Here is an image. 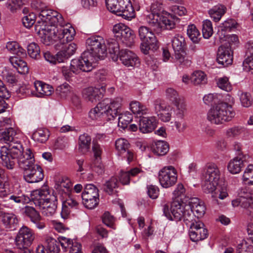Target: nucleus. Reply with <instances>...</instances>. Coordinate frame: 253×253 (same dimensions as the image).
Listing matches in <instances>:
<instances>
[{"instance_id":"obj_1","label":"nucleus","mask_w":253,"mask_h":253,"mask_svg":"<svg viewBox=\"0 0 253 253\" xmlns=\"http://www.w3.org/2000/svg\"><path fill=\"white\" fill-rule=\"evenodd\" d=\"M42 17H46L50 25L39 30L42 42L45 45L57 42L64 44L72 41L75 35V30L69 24H65L62 16L56 11L42 10Z\"/></svg>"},{"instance_id":"obj_2","label":"nucleus","mask_w":253,"mask_h":253,"mask_svg":"<svg viewBox=\"0 0 253 253\" xmlns=\"http://www.w3.org/2000/svg\"><path fill=\"white\" fill-rule=\"evenodd\" d=\"M87 50L84 51L81 58L91 66V69L95 66L96 63L100 60H103L107 55L106 40L101 36H93L86 41Z\"/></svg>"},{"instance_id":"obj_3","label":"nucleus","mask_w":253,"mask_h":253,"mask_svg":"<svg viewBox=\"0 0 253 253\" xmlns=\"http://www.w3.org/2000/svg\"><path fill=\"white\" fill-rule=\"evenodd\" d=\"M122 103L123 98L120 97L104 99L89 111L88 117L94 121L112 120L120 111Z\"/></svg>"},{"instance_id":"obj_4","label":"nucleus","mask_w":253,"mask_h":253,"mask_svg":"<svg viewBox=\"0 0 253 253\" xmlns=\"http://www.w3.org/2000/svg\"><path fill=\"white\" fill-rule=\"evenodd\" d=\"M49 192L48 190L38 189L31 192V198L22 193H17L13 194H7L5 190L0 191V196L7 198L5 201L9 204H25L29 203L32 200L36 206L41 207L46 202L49 201L48 198Z\"/></svg>"},{"instance_id":"obj_5","label":"nucleus","mask_w":253,"mask_h":253,"mask_svg":"<svg viewBox=\"0 0 253 253\" xmlns=\"http://www.w3.org/2000/svg\"><path fill=\"white\" fill-rule=\"evenodd\" d=\"M26 158H20L19 166L24 170V178L28 183H37L43 178L44 175L41 167L35 164L33 154L30 149H27Z\"/></svg>"},{"instance_id":"obj_6","label":"nucleus","mask_w":253,"mask_h":253,"mask_svg":"<svg viewBox=\"0 0 253 253\" xmlns=\"http://www.w3.org/2000/svg\"><path fill=\"white\" fill-rule=\"evenodd\" d=\"M235 112L231 105L220 102L211 106L207 113V120L211 124L221 125L229 122L235 117Z\"/></svg>"},{"instance_id":"obj_7","label":"nucleus","mask_w":253,"mask_h":253,"mask_svg":"<svg viewBox=\"0 0 253 253\" xmlns=\"http://www.w3.org/2000/svg\"><path fill=\"white\" fill-rule=\"evenodd\" d=\"M27 149L24 151L22 145H11V147L2 146L0 149V158L2 165L8 169H14L16 163L19 164L20 158H26Z\"/></svg>"},{"instance_id":"obj_8","label":"nucleus","mask_w":253,"mask_h":253,"mask_svg":"<svg viewBox=\"0 0 253 253\" xmlns=\"http://www.w3.org/2000/svg\"><path fill=\"white\" fill-rule=\"evenodd\" d=\"M144 15L146 22L157 33L164 30H171L175 27L174 18L170 14H158L147 10Z\"/></svg>"},{"instance_id":"obj_9","label":"nucleus","mask_w":253,"mask_h":253,"mask_svg":"<svg viewBox=\"0 0 253 253\" xmlns=\"http://www.w3.org/2000/svg\"><path fill=\"white\" fill-rule=\"evenodd\" d=\"M107 9L112 13L131 20L135 16V11L130 0H105Z\"/></svg>"},{"instance_id":"obj_10","label":"nucleus","mask_w":253,"mask_h":253,"mask_svg":"<svg viewBox=\"0 0 253 253\" xmlns=\"http://www.w3.org/2000/svg\"><path fill=\"white\" fill-rule=\"evenodd\" d=\"M171 44L174 51L173 57L175 62L183 67H189L191 60L186 56V43L185 38L179 34L176 35L171 40Z\"/></svg>"},{"instance_id":"obj_11","label":"nucleus","mask_w":253,"mask_h":253,"mask_svg":"<svg viewBox=\"0 0 253 253\" xmlns=\"http://www.w3.org/2000/svg\"><path fill=\"white\" fill-rule=\"evenodd\" d=\"M191 207L188 201L173 200L171 204L170 211L176 220L183 219L186 224L194 220V215L190 211Z\"/></svg>"},{"instance_id":"obj_12","label":"nucleus","mask_w":253,"mask_h":253,"mask_svg":"<svg viewBox=\"0 0 253 253\" xmlns=\"http://www.w3.org/2000/svg\"><path fill=\"white\" fill-rule=\"evenodd\" d=\"M138 34L141 41L140 49L145 54H147L151 48L157 49L159 47V42L152 29L145 26L138 28Z\"/></svg>"},{"instance_id":"obj_13","label":"nucleus","mask_w":253,"mask_h":253,"mask_svg":"<svg viewBox=\"0 0 253 253\" xmlns=\"http://www.w3.org/2000/svg\"><path fill=\"white\" fill-rule=\"evenodd\" d=\"M92 70L91 66L87 64L81 57L79 59L72 60L69 67L63 66L61 72L64 79L67 81H71L74 74H78L81 71L90 72Z\"/></svg>"},{"instance_id":"obj_14","label":"nucleus","mask_w":253,"mask_h":253,"mask_svg":"<svg viewBox=\"0 0 253 253\" xmlns=\"http://www.w3.org/2000/svg\"><path fill=\"white\" fill-rule=\"evenodd\" d=\"M239 194V197L232 201V206L243 209L245 212L253 219V192H248L246 189H243Z\"/></svg>"},{"instance_id":"obj_15","label":"nucleus","mask_w":253,"mask_h":253,"mask_svg":"<svg viewBox=\"0 0 253 253\" xmlns=\"http://www.w3.org/2000/svg\"><path fill=\"white\" fill-rule=\"evenodd\" d=\"M35 238L34 231L28 227L23 226L15 238V245L19 249L27 250L32 244Z\"/></svg>"},{"instance_id":"obj_16","label":"nucleus","mask_w":253,"mask_h":253,"mask_svg":"<svg viewBox=\"0 0 253 253\" xmlns=\"http://www.w3.org/2000/svg\"><path fill=\"white\" fill-rule=\"evenodd\" d=\"M83 204L88 209L95 208L99 203V193L97 188L93 184H87L82 195Z\"/></svg>"},{"instance_id":"obj_17","label":"nucleus","mask_w":253,"mask_h":253,"mask_svg":"<svg viewBox=\"0 0 253 253\" xmlns=\"http://www.w3.org/2000/svg\"><path fill=\"white\" fill-rule=\"evenodd\" d=\"M158 177L161 185L168 188L176 183L177 180V172L172 166L165 167L159 171Z\"/></svg>"},{"instance_id":"obj_18","label":"nucleus","mask_w":253,"mask_h":253,"mask_svg":"<svg viewBox=\"0 0 253 253\" xmlns=\"http://www.w3.org/2000/svg\"><path fill=\"white\" fill-rule=\"evenodd\" d=\"M72 186V184L67 177L56 176L54 178V188L55 191L52 194H56L57 197H66L70 193Z\"/></svg>"},{"instance_id":"obj_19","label":"nucleus","mask_w":253,"mask_h":253,"mask_svg":"<svg viewBox=\"0 0 253 253\" xmlns=\"http://www.w3.org/2000/svg\"><path fill=\"white\" fill-rule=\"evenodd\" d=\"M189 235L193 242H198L207 238L208 235V230L204 227V224L200 221L189 222Z\"/></svg>"},{"instance_id":"obj_20","label":"nucleus","mask_w":253,"mask_h":253,"mask_svg":"<svg viewBox=\"0 0 253 253\" xmlns=\"http://www.w3.org/2000/svg\"><path fill=\"white\" fill-rule=\"evenodd\" d=\"M19 135L14 128L8 127L0 131V140L8 144V147H11L13 145L16 146L17 144L22 145Z\"/></svg>"},{"instance_id":"obj_21","label":"nucleus","mask_w":253,"mask_h":253,"mask_svg":"<svg viewBox=\"0 0 253 253\" xmlns=\"http://www.w3.org/2000/svg\"><path fill=\"white\" fill-rule=\"evenodd\" d=\"M154 108L159 118L164 122H169L171 118L172 108L163 101L157 99L155 101Z\"/></svg>"},{"instance_id":"obj_22","label":"nucleus","mask_w":253,"mask_h":253,"mask_svg":"<svg viewBox=\"0 0 253 253\" xmlns=\"http://www.w3.org/2000/svg\"><path fill=\"white\" fill-rule=\"evenodd\" d=\"M232 47L227 45H222L218 48L216 60L217 62L227 66L232 64L233 61V51Z\"/></svg>"},{"instance_id":"obj_23","label":"nucleus","mask_w":253,"mask_h":253,"mask_svg":"<svg viewBox=\"0 0 253 253\" xmlns=\"http://www.w3.org/2000/svg\"><path fill=\"white\" fill-rule=\"evenodd\" d=\"M119 57L122 63L127 67L137 66L140 64L136 54L128 49L121 50Z\"/></svg>"},{"instance_id":"obj_24","label":"nucleus","mask_w":253,"mask_h":253,"mask_svg":"<svg viewBox=\"0 0 253 253\" xmlns=\"http://www.w3.org/2000/svg\"><path fill=\"white\" fill-rule=\"evenodd\" d=\"M46 202L41 207H40L42 214L46 217H52L56 212L57 206V196L56 194H51L48 198Z\"/></svg>"},{"instance_id":"obj_25","label":"nucleus","mask_w":253,"mask_h":253,"mask_svg":"<svg viewBox=\"0 0 253 253\" xmlns=\"http://www.w3.org/2000/svg\"><path fill=\"white\" fill-rule=\"evenodd\" d=\"M188 203L191 207L190 211H192V214L194 215V221H196L195 217L199 218L203 216L205 213V204L202 201L196 198H190Z\"/></svg>"},{"instance_id":"obj_26","label":"nucleus","mask_w":253,"mask_h":253,"mask_svg":"<svg viewBox=\"0 0 253 253\" xmlns=\"http://www.w3.org/2000/svg\"><path fill=\"white\" fill-rule=\"evenodd\" d=\"M33 88L34 96L39 97L50 95L53 90L51 86L39 81L35 82Z\"/></svg>"},{"instance_id":"obj_27","label":"nucleus","mask_w":253,"mask_h":253,"mask_svg":"<svg viewBox=\"0 0 253 253\" xmlns=\"http://www.w3.org/2000/svg\"><path fill=\"white\" fill-rule=\"evenodd\" d=\"M157 119L155 117H142L139 121V129L143 133L152 132L156 127Z\"/></svg>"},{"instance_id":"obj_28","label":"nucleus","mask_w":253,"mask_h":253,"mask_svg":"<svg viewBox=\"0 0 253 253\" xmlns=\"http://www.w3.org/2000/svg\"><path fill=\"white\" fill-rule=\"evenodd\" d=\"M83 96L87 101L96 102L103 97V92L96 87H89L83 90Z\"/></svg>"},{"instance_id":"obj_29","label":"nucleus","mask_w":253,"mask_h":253,"mask_svg":"<svg viewBox=\"0 0 253 253\" xmlns=\"http://www.w3.org/2000/svg\"><path fill=\"white\" fill-rule=\"evenodd\" d=\"M220 171L217 165L212 162L207 163L205 166L204 178L219 180L220 178Z\"/></svg>"},{"instance_id":"obj_30","label":"nucleus","mask_w":253,"mask_h":253,"mask_svg":"<svg viewBox=\"0 0 253 253\" xmlns=\"http://www.w3.org/2000/svg\"><path fill=\"white\" fill-rule=\"evenodd\" d=\"M172 111L173 112L174 118L178 120H181L184 118L187 111V105L184 99L172 104Z\"/></svg>"},{"instance_id":"obj_31","label":"nucleus","mask_w":253,"mask_h":253,"mask_svg":"<svg viewBox=\"0 0 253 253\" xmlns=\"http://www.w3.org/2000/svg\"><path fill=\"white\" fill-rule=\"evenodd\" d=\"M22 57L18 56L10 57L9 61L17 72L21 74H25L28 72V67L26 62L21 59Z\"/></svg>"},{"instance_id":"obj_32","label":"nucleus","mask_w":253,"mask_h":253,"mask_svg":"<svg viewBox=\"0 0 253 253\" xmlns=\"http://www.w3.org/2000/svg\"><path fill=\"white\" fill-rule=\"evenodd\" d=\"M43 55L44 59L47 62L53 65L64 62L65 60L69 59L61 49L55 55H53L50 52L46 51L44 53Z\"/></svg>"},{"instance_id":"obj_33","label":"nucleus","mask_w":253,"mask_h":253,"mask_svg":"<svg viewBox=\"0 0 253 253\" xmlns=\"http://www.w3.org/2000/svg\"><path fill=\"white\" fill-rule=\"evenodd\" d=\"M219 180L204 178L202 185L203 191L206 193L211 194L212 198H217L218 193H216V187Z\"/></svg>"},{"instance_id":"obj_34","label":"nucleus","mask_w":253,"mask_h":253,"mask_svg":"<svg viewBox=\"0 0 253 253\" xmlns=\"http://www.w3.org/2000/svg\"><path fill=\"white\" fill-rule=\"evenodd\" d=\"M244 161L241 156L231 160L227 166V169L229 172L233 174L239 173L244 166Z\"/></svg>"},{"instance_id":"obj_35","label":"nucleus","mask_w":253,"mask_h":253,"mask_svg":"<svg viewBox=\"0 0 253 253\" xmlns=\"http://www.w3.org/2000/svg\"><path fill=\"white\" fill-rule=\"evenodd\" d=\"M59 242L62 247L65 248H68L72 243L70 253H82V245L80 243L76 241L73 242L70 239L63 236L59 238Z\"/></svg>"},{"instance_id":"obj_36","label":"nucleus","mask_w":253,"mask_h":253,"mask_svg":"<svg viewBox=\"0 0 253 253\" xmlns=\"http://www.w3.org/2000/svg\"><path fill=\"white\" fill-rule=\"evenodd\" d=\"M226 7L222 4H218L209 10V14L215 22H218L225 13Z\"/></svg>"},{"instance_id":"obj_37","label":"nucleus","mask_w":253,"mask_h":253,"mask_svg":"<svg viewBox=\"0 0 253 253\" xmlns=\"http://www.w3.org/2000/svg\"><path fill=\"white\" fill-rule=\"evenodd\" d=\"M247 128L242 126H234L227 128L225 131V135L228 138H235L245 133Z\"/></svg>"},{"instance_id":"obj_38","label":"nucleus","mask_w":253,"mask_h":253,"mask_svg":"<svg viewBox=\"0 0 253 253\" xmlns=\"http://www.w3.org/2000/svg\"><path fill=\"white\" fill-rule=\"evenodd\" d=\"M2 222L6 228L14 230L16 228L18 219L14 214L6 213L3 216Z\"/></svg>"},{"instance_id":"obj_39","label":"nucleus","mask_w":253,"mask_h":253,"mask_svg":"<svg viewBox=\"0 0 253 253\" xmlns=\"http://www.w3.org/2000/svg\"><path fill=\"white\" fill-rule=\"evenodd\" d=\"M91 137L86 133L81 135L79 138V150L82 153L87 152L90 149Z\"/></svg>"},{"instance_id":"obj_40","label":"nucleus","mask_w":253,"mask_h":253,"mask_svg":"<svg viewBox=\"0 0 253 253\" xmlns=\"http://www.w3.org/2000/svg\"><path fill=\"white\" fill-rule=\"evenodd\" d=\"M6 48L10 53L20 57H24L26 55L25 49L20 46L16 42L12 41L7 42Z\"/></svg>"},{"instance_id":"obj_41","label":"nucleus","mask_w":253,"mask_h":253,"mask_svg":"<svg viewBox=\"0 0 253 253\" xmlns=\"http://www.w3.org/2000/svg\"><path fill=\"white\" fill-rule=\"evenodd\" d=\"M129 107L132 112L140 117L148 113V109L137 101H131L129 104Z\"/></svg>"},{"instance_id":"obj_42","label":"nucleus","mask_w":253,"mask_h":253,"mask_svg":"<svg viewBox=\"0 0 253 253\" xmlns=\"http://www.w3.org/2000/svg\"><path fill=\"white\" fill-rule=\"evenodd\" d=\"M108 49L114 61L118 60L120 55V47L119 43L114 39H111L107 42Z\"/></svg>"},{"instance_id":"obj_43","label":"nucleus","mask_w":253,"mask_h":253,"mask_svg":"<svg viewBox=\"0 0 253 253\" xmlns=\"http://www.w3.org/2000/svg\"><path fill=\"white\" fill-rule=\"evenodd\" d=\"M152 152L158 156H163L167 153L169 150L168 143L164 141H158L152 146Z\"/></svg>"},{"instance_id":"obj_44","label":"nucleus","mask_w":253,"mask_h":253,"mask_svg":"<svg viewBox=\"0 0 253 253\" xmlns=\"http://www.w3.org/2000/svg\"><path fill=\"white\" fill-rule=\"evenodd\" d=\"M207 81L206 75L202 71H195L191 75V83L195 85L205 84Z\"/></svg>"},{"instance_id":"obj_45","label":"nucleus","mask_w":253,"mask_h":253,"mask_svg":"<svg viewBox=\"0 0 253 253\" xmlns=\"http://www.w3.org/2000/svg\"><path fill=\"white\" fill-rule=\"evenodd\" d=\"M45 242L46 244V250L48 253H58L60 251L59 243L53 238L45 235Z\"/></svg>"},{"instance_id":"obj_46","label":"nucleus","mask_w":253,"mask_h":253,"mask_svg":"<svg viewBox=\"0 0 253 253\" xmlns=\"http://www.w3.org/2000/svg\"><path fill=\"white\" fill-rule=\"evenodd\" d=\"M185 192L186 190L183 185L181 183H178L172 193L173 200L189 201L190 199L186 196Z\"/></svg>"},{"instance_id":"obj_47","label":"nucleus","mask_w":253,"mask_h":253,"mask_svg":"<svg viewBox=\"0 0 253 253\" xmlns=\"http://www.w3.org/2000/svg\"><path fill=\"white\" fill-rule=\"evenodd\" d=\"M49 136V131L45 128H39L36 130L33 134V138L37 141L40 143L46 142Z\"/></svg>"},{"instance_id":"obj_48","label":"nucleus","mask_w":253,"mask_h":253,"mask_svg":"<svg viewBox=\"0 0 253 253\" xmlns=\"http://www.w3.org/2000/svg\"><path fill=\"white\" fill-rule=\"evenodd\" d=\"M3 80H5L9 84L14 85L18 83V79L15 75L10 70L5 68L1 73Z\"/></svg>"},{"instance_id":"obj_49","label":"nucleus","mask_w":253,"mask_h":253,"mask_svg":"<svg viewBox=\"0 0 253 253\" xmlns=\"http://www.w3.org/2000/svg\"><path fill=\"white\" fill-rule=\"evenodd\" d=\"M118 186V182L115 177H111L104 185V190L109 195H113L116 192V188Z\"/></svg>"},{"instance_id":"obj_50","label":"nucleus","mask_w":253,"mask_h":253,"mask_svg":"<svg viewBox=\"0 0 253 253\" xmlns=\"http://www.w3.org/2000/svg\"><path fill=\"white\" fill-rule=\"evenodd\" d=\"M187 34L190 40L194 43H198L201 39V35L195 26L192 24L188 26Z\"/></svg>"},{"instance_id":"obj_51","label":"nucleus","mask_w":253,"mask_h":253,"mask_svg":"<svg viewBox=\"0 0 253 253\" xmlns=\"http://www.w3.org/2000/svg\"><path fill=\"white\" fill-rule=\"evenodd\" d=\"M73 91V88L67 83L58 86L56 89V93L62 98H66L71 95Z\"/></svg>"},{"instance_id":"obj_52","label":"nucleus","mask_w":253,"mask_h":253,"mask_svg":"<svg viewBox=\"0 0 253 253\" xmlns=\"http://www.w3.org/2000/svg\"><path fill=\"white\" fill-rule=\"evenodd\" d=\"M132 120V115L130 113L126 112L124 114H121L118 118V126L123 129H125L127 127L128 125Z\"/></svg>"},{"instance_id":"obj_53","label":"nucleus","mask_w":253,"mask_h":253,"mask_svg":"<svg viewBox=\"0 0 253 253\" xmlns=\"http://www.w3.org/2000/svg\"><path fill=\"white\" fill-rule=\"evenodd\" d=\"M115 146L119 154H121L130 149V145L126 139L120 138L116 141Z\"/></svg>"},{"instance_id":"obj_54","label":"nucleus","mask_w":253,"mask_h":253,"mask_svg":"<svg viewBox=\"0 0 253 253\" xmlns=\"http://www.w3.org/2000/svg\"><path fill=\"white\" fill-rule=\"evenodd\" d=\"M238 95L242 106L248 108L252 105L253 99L250 93L239 91Z\"/></svg>"},{"instance_id":"obj_55","label":"nucleus","mask_w":253,"mask_h":253,"mask_svg":"<svg viewBox=\"0 0 253 253\" xmlns=\"http://www.w3.org/2000/svg\"><path fill=\"white\" fill-rule=\"evenodd\" d=\"M216 84L219 88L226 91L229 92L232 89V84L226 77L219 78L217 80Z\"/></svg>"},{"instance_id":"obj_56","label":"nucleus","mask_w":253,"mask_h":253,"mask_svg":"<svg viewBox=\"0 0 253 253\" xmlns=\"http://www.w3.org/2000/svg\"><path fill=\"white\" fill-rule=\"evenodd\" d=\"M237 253H253V246L248 241L243 240L237 247Z\"/></svg>"},{"instance_id":"obj_57","label":"nucleus","mask_w":253,"mask_h":253,"mask_svg":"<svg viewBox=\"0 0 253 253\" xmlns=\"http://www.w3.org/2000/svg\"><path fill=\"white\" fill-rule=\"evenodd\" d=\"M125 29L126 30L120 39L126 44L130 45L133 42L134 35L133 31L127 26Z\"/></svg>"},{"instance_id":"obj_58","label":"nucleus","mask_w":253,"mask_h":253,"mask_svg":"<svg viewBox=\"0 0 253 253\" xmlns=\"http://www.w3.org/2000/svg\"><path fill=\"white\" fill-rule=\"evenodd\" d=\"M243 180L246 184L253 185V165H249L246 169Z\"/></svg>"},{"instance_id":"obj_59","label":"nucleus","mask_w":253,"mask_h":253,"mask_svg":"<svg viewBox=\"0 0 253 253\" xmlns=\"http://www.w3.org/2000/svg\"><path fill=\"white\" fill-rule=\"evenodd\" d=\"M202 32L205 39H209L212 36L213 29L212 23L210 20H206L203 21Z\"/></svg>"},{"instance_id":"obj_60","label":"nucleus","mask_w":253,"mask_h":253,"mask_svg":"<svg viewBox=\"0 0 253 253\" xmlns=\"http://www.w3.org/2000/svg\"><path fill=\"white\" fill-rule=\"evenodd\" d=\"M27 52L31 58L37 59L40 56V49L37 43L32 42L27 46Z\"/></svg>"},{"instance_id":"obj_61","label":"nucleus","mask_w":253,"mask_h":253,"mask_svg":"<svg viewBox=\"0 0 253 253\" xmlns=\"http://www.w3.org/2000/svg\"><path fill=\"white\" fill-rule=\"evenodd\" d=\"M237 25V22L232 19H227L221 23L219 26V30L222 32L230 31L233 28H236Z\"/></svg>"},{"instance_id":"obj_62","label":"nucleus","mask_w":253,"mask_h":253,"mask_svg":"<svg viewBox=\"0 0 253 253\" xmlns=\"http://www.w3.org/2000/svg\"><path fill=\"white\" fill-rule=\"evenodd\" d=\"M61 199L63 204H65L66 206L70 209L74 208L77 209L78 207L79 203L78 202L73 198L70 194L66 197H59Z\"/></svg>"},{"instance_id":"obj_63","label":"nucleus","mask_w":253,"mask_h":253,"mask_svg":"<svg viewBox=\"0 0 253 253\" xmlns=\"http://www.w3.org/2000/svg\"><path fill=\"white\" fill-rule=\"evenodd\" d=\"M167 98L171 101L172 104L182 99L179 97L178 92L173 88H168L166 90Z\"/></svg>"},{"instance_id":"obj_64","label":"nucleus","mask_w":253,"mask_h":253,"mask_svg":"<svg viewBox=\"0 0 253 253\" xmlns=\"http://www.w3.org/2000/svg\"><path fill=\"white\" fill-rule=\"evenodd\" d=\"M77 45L73 42L69 44L65 43L61 48V50L66 54L68 58L75 53Z\"/></svg>"}]
</instances>
